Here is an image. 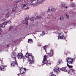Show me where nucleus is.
I'll return each instance as SVG.
<instances>
[{"label":"nucleus","mask_w":76,"mask_h":76,"mask_svg":"<svg viewBox=\"0 0 76 76\" xmlns=\"http://www.w3.org/2000/svg\"><path fill=\"white\" fill-rule=\"evenodd\" d=\"M26 58H28L29 63L30 64H32L34 63V57L29 53H27L25 55Z\"/></svg>","instance_id":"nucleus-1"},{"label":"nucleus","mask_w":76,"mask_h":76,"mask_svg":"<svg viewBox=\"0 0 76 76\" xmlns=\"http://www.w3.org/2000/svg\"><path fill=\"white\" fill-rule=\"evenodd\" d=\"M31 3L29 5H33L34 6H37L38 3H42L44 1L43 0H31Z\"/></svg>","instance_id":"nucleus-2"},{"label":"nucleus","mask_w":76,"mask_h":76,"mask_svg":"<svg viewBox=\"0 0 76 76\" xmlns=\"http://www.w3.org/2000/svg\"><path fill=\"white\" fill-rule=\"evenodd\" d=\"M46 57H47V56L45 55L42 62V65H44V64H46V65H47L48 66L51 65V63H50V62H48L47 61V58H46Z\"/></svg>","instance_id":"nucleus-3"},{"label":"nucleus","mask_w":76,"mask_h":76,"mask_svg":"<svg viewBox=\"0 0 76 76\" xmlns=\"http://www.w3.org/2000/svg\"><path fill=\"white\" fill-rule=\"evenodd\" d=\"M29 19V16L28 15H26L25 18V22L24 21L23 22V23L26 24V25H28V20Z\"/></svg>","instance_id":"nucleus-4"},{"label":"nucleus","mask_w":76,"mask_h":76,"mask_svg":"<svg viewBox=\"0 0 76 76\" xmlns=\"http://www.w3.org/2000/svg\"><path fill=\"white\" fill-rule=\"evenodd\" d=\"M64 39V40H66V37L64 36V34L63 33L59 34L58 36V39Z\"/></svg>","instance_id":"nucleus-5"},{"label":"nucleus","mask_w":76,"mask_h":76,"mask_svg":"<svg viewBox=\"0 0 76 76\" xmlns=\"http://www.w3.org/2000/svg\"><path fill=\"white\" fill-rule=\"evenodd\" d=\"M75 60V58H66V61L67 63L69 64H72Z\"/></svg>","instance_id":"nucleus-6"},{"label":"nucleus","mask_w":76,"mask_h":76,"mask_svg":"<svg viewBox=\"0 0 76 76\" xmlns=\"http://www.w3.org/2000/svg\"><path fill=\"white\" fill-rule=\"evenodd\" d=\"M54 71L57 74H59L60 73V69L58 68V67H56L54 69Z\"/></svg>","instance_id":"nucleus-7"},{"label":"nucleus","mask_w":76,"mask_h":76,"mask_svg":"<svg viewBox=\"0 0 76 76\" xmlns=\"http://www.w3.org/2000/svg\"><path fill=\"white\" fill-rule=\"evenodd\" d=\"M11 56L12 59L15 60V61H16V53H15V52H13L11 54Z\"/></svg>","instance_id":"nucleus-8"},{"label":"nucleus","mask_w":76,"mask_h":76,"mask_svg":"<svg viewBox=\"0 0 76 76\" xmlns=\"http://www.w3.org/2000/svg\"><path fill=\"white\" fill-rule=\"evenodd\" d=\"M75 71L73 69H70L69 70L67 71V72H68L69 74H71V75H74L75 74L74 72Z\"/></svg>","instance_id":"nucleus-9"},{"label":"nucleus","mask_w":76,"mask_h":76,"mask_svg":"<svg viewBox=\"0 0 76 76\" xmlns=\"http://www.w3.org/2000/svg\"><path fill=\"white\" fill-rule=\"evenodd\" d=\"M17 57L18 59H21L23 58V55L22 53H19L17 55Z\"/></svg>","instance_id":"nucleus-10"},{"label":"nucleus","mask_w":76,"mask_h":76,"mask_svg":"<svg viewBox=\"0 0 76 76\" xmlns=\"http://www.w3.org/2000/svg\"><path fill=\"white\" fill-rule=\"evenodd\" d=\"M7 24V22H4V23L0 24V26L1 28H5V25H6Z\"/></svg>","instance_id":"nucleus-11"},{"label":"nucleus","mask_w":76,"mask_h":76,"mask_svg":"<svg viewBox=\"0 0 76 76\" xmlns=\"http://www.w3.org/2000/svg\"><path fill=\"white\" fill-rule=\"evenodd\" d=\"M20 71L21 74H23L26 71V69L25 68H21L20 69Z\"/></svg>","instance_id":"nucleus-12"},{"label":"nucleus","mask_w":76,"mask_h":76,"mask_svg":"<svg viewBox=\"0 0 76 76\" xmlns=\"http://www.w3.org/2000/svg\"><path fill=\"white\" fill-rule=\"evenodd\" d=\"M54 53V51L53 50L51 49L50 50V53H49L48 54V56L49 57H52L53 55V53Z\"/></svg>","instance_id":"nucleus-13"},{"label":"nucleus","mask_w":76,"mask_h":76,"mask_svg":"<svg viewBox=\"0 0 76 76\" xmlns=\"http://www.w3.org/2000/svg\"><path fill=\"white\" fill-rule=\"evenodd\" d=\"M6 66L2 65L0 66V69L2 71H6Z\"/></svg>","instance_id":"nucleus-14"},{"label":"nucleus","mask_w":76,"mask_h":76,"mask_svg":"<svg viewBox=\"0 0 76 76\" xmlns=\"http://www.w3.org/2000/svg\"><path fill=\"white\" fill-rule=\"evenodd\" d=\"M16 64H17V65H18V64H17V63H15V61H12L11 64V66L13 67H15Z\"/></svg>","instance_id":"nucleus-15"},{"label":"nucleus","mask_w":76,"mask_h":76,"mask_svg":"<svg viewBox=\"0 0 76 76\" xmlns=\"http://www.w3.org/2000/svg\"><path fill=\"white\" fill-rule=\"evenodd\" d=\"M28 43H30V44H32L33 43V41L31 39H29L28 41Z\"/></svg>","instance_id":"nucleus-16"},{"label":"nucleus","mask_w":76,"mask_h":76,"mask_svg":"<svg viewBox=\"0 0 76 76\" xmlns=\"http://www.w3.org/2000/svg\"><path fill=\"white\" fill-rule=\"evenodd\" d=\"M60 70H62V71H64V72H67V70L66 69V67L62 68L60 69Z\"/></svg>","instance_id":"nucleus-17"},{"label":"nucleus","mask_w":76,"mask_h":76,"mask_svg":"<svg viewBox=\"0 0 76 76\" xmlns=\"http://www.w3.org/2000/svg\"><path fill=\"white\" fill-rule=\"evenodd\" d=\"M26 6H28V5H27V4H23L21 6L22 8H23V7H26Z\"/></svg>","instance_id":"nucleus-18"},{"label":"nucleus","mask_w":76,"mask_h":76,"mask_svg":"<svg viewBox=\"0 0 76 76\" xmlns=\"http://www.w3.org/2000/svg\"><path fill=\"white\" fill-rule=\"evenodd\" d=\"M25 9H24V10H28L29 9V7H28L26 6V7H24Z\"/></svg>","instance_id":"nucleus-19"},{"label":"nucleus","mask_w":76,"mask_h":76,"mask_svg":"<svg viewBox=\"0 0 76 76\" xmlns=\"http://www.w3.org/2000/svg\"><path fill=\"white\" fill-rule=\"evenodd\" d=\"M63 20V16H61L60 17V20L61 21H62Z\"/></svg>","instance_id":"nucleus-20"},{"label":"nucleus","mask_w":76,"mask_h":76,"mask_svg":"<svg viewBox=\"0 0 76 76\" xmlns=\"http://www.w3.org/2000/svg\"><path fill=\"white\" fill-rule=\"evenodd\" d=\"M67 66L69 67V68H72L73 67V66L72 65L70 66V65H69L68 63L67 64Z\"/></svg>","instance_id":"nucleus-21"},{"label":"nucleus","mask_w":76,"mask_h":76,"mask_svg":"<svg viewBox=\"0 0 76 76\" xmlns=\"http://www.w3.org/2000/svg\"><path fill=\"white\" fill-rule=\"evenodd\" d=\"M45 34V32H42V34H41V36H43V35H44Z\"/></svg>","instance_id":"nucleus-22"},{"label":"nucleus","mask_w":76,"mask_h":76,"mask_svg":"<svg viewBox=\"0 0 76 76\" xmlns=\"http://www.w3.org/2000/svg\"><path fill=\"white\" fill-rule=\"evenodd\" d=\"M62 61L61 59H60L58 60V64H60V63H61Z\"/></svg>","instance_id":"nucleus-23"},{"label":"nucleus","mask_w":76,"mask_h":76,"mask_svg":"<svg viewBox=\"0 0 76 76\" xmlns=\"http://www.w3.org/2000/svg\"><path fill=\"white\" fill-rule=\"evenodd\" d=\"M15 10H16V8H13L12 10V13H13V12H15Z\"/></svg>","instance_id":"nucleus-24"},{"label":"nucleus","mask_w":76,"mask_h":76,"mask_svg":"<svg viewBox=\"0 0 76 76\" xmlns=\"http://www.w3.org/2000/svg\"><path fill=\"white\" fill-rule=\"evenodd\" d=\"M62 6L63 7H65V8H66V9H67V7H65V6H66V4H62Z\"/></svg>","instance_id":"nucleus-25"},{"label":"nucleus","mask_w":76,"mask_h":76,"mask_svg":"<svg viewBox=\"0 0 76 76\" xmlns=\"http://www.w3.org/2000/svg\"><path fill=\"white\" fill-rule=\"evenodd\" d=\"M15 28V26H10V29H13Z\"/></svg>","instance_id":"nucleus-26"},{"label":"nucleus","mask_w":76,"mask_h":76,"mask_svg":"<svg viewBox=\"0 0 76 76\" xmlns=\"http://www.w3.org/2000/svg\"><path fill=\"white\" fill-rule=\"evenodd\" d=\"M6 18H9V13H7L6 14Z\"/></svg>","instance_id":"nucleus-27"},{"label":"nucleus","mask_w":76,"mask_h":76,"mask_svg":"<svg viewBox=\"0 0 76 76\" xmlns=\"http://www.w3.org/2000/svg\"><path fill=\"white\" fill-rule=\"evenodd\" d=\"M51 9L50 8H48L47 13H50V12H51Z\"/></svg>","instance_id":"nucleus-28"},{"label":"nucleus","mask_w":76,"mask_h":76,"mask_svg":"<svg viewBox=\"0 0 76 76\" xmlns=\"http://www.w3.org/2000/svg\"><path fill=\"white\" fill-rule=\"evenodd\" d=\"M36 18L38 19H41V16H37L36 17Z\"/></svg>","instance_id":"nucleus-29"},{"label":"nucleus","mask_w":76,"mask_h":76,"mask_svg":"<svg viewBox=\"0 0 76 76\" xmlns=\"http://www.w3.org/2000/svg\"><path fill=\"white\" fill-rule=\"evenodd\" d=\"M35 19V18H34V17H31V18H30V20H31V21H33Z\"/></svg>","instance_id":"nucleus-30"},{"label":"nucleus","mask_w":76,"mask_h":76,"mask_svg":"<svg viewBox=\"0 0 76 76\" xmlns=\"http://www.w3.org/2000/svg\"><path fill=\"white\" fill-rule=\"evenodd\" d=\"M47 46H44L43 47V48L44 50H45V51L46 52V49H47Z\"/></svg>","instance_id":"nucleus-31"},{"label":"nucleus","mask_w":76,"mask_h":76,"mask_svg":"<svg viewBox=\"0 0 76 76\" xmlns=\"http://www.w3.org/2000/svg\"><path fill=\"white\" fill-rule=\"evenodd\" d=\"M23 1V0H20L19 1V0H18V2H16V3H18V2H21V1Z\"/></svg>","instance_id":"nucleus-32"},{"label":"nucleus","mask_w":76,"mask_h":76,"mask_svg":"<svg viewBox=\"0 0 76 76\" xmlns=\"http://www.w3.org/2000/svg\"><path fill=\"white\" fill-rule=\"evenodd\" d=\"M17 28H20L21 27V26H16Z\"/></svg>","instance_id":"nucleus-33"},{"label":"nucleus","mask_w":76,"mask_h":76,"mask_svg":"<svg viewBox=\"0 0 76 76\" xmlns=\"http://www.w3.org/2000/svg\"><path fill=\"white\" fill-rule=\"evenodd\" d=\"M66 18L67 19H69V15H67V14H66Z\"/></svg>","instance_id":"nucleus-34"},{"label":"nucleus","mask_w":76,"mask_h":76,"mask_svg":"<svg viewBox=\"0 0 76 76\" xmlns=\"http://www.w3.org/2000/svg\"><path fill=\"white\" fill-rule=\"evenodd\" d=\"M17 14V15H19L20 13V11L17 12H16Z\"/></svg>","instance_id":"nucleus-35"},{"label":"nucleus","mask_w":76,"mask_h":76,"mask_svg":"<svg viewBox=\"0 0 76 76\" xmlns=\"http://www.w3.org/2000/svg\"><path fill=\"white\" fill-rule=\"evenodd\" d=\"M11 23L12 22L10 20L8 21L7 22V23Z\"/></svg>","instance_id":"nucleus-36"},{"label":"nucleus","mask_w":76,"mask_h":76,"mask_svg":"<svg viewBox=\"0 0 76 76\" xmlns=\"http://www.w3.org/2000/svg\"><path fill=\"white\" fill-rule=\"evenodd\" d=\"M72 6H73V7H75V6H76V5L75 4H74L73 3H72Z\"/></svg>","instance_id":"nucleus-37"},{"label":"nucleus","mask_w":76,"mask_h":76,"mask_svg":"<svg viewBox=\"0 0 76 76\" xmlns=\"http://www.w3.org/2000/svg\"><path fill=\"white\" fill-rule=\"evenodd\" d=\"M16 7H17V5H15L14 6V8H15V9H16Z\"/></svg>","instance_id":"nucleus-38"},{"label":"nucleus","mask_w":76,"mask_h":76,"mask_svg":"<svg viewBox=\"0 0 76 76\" xmlns=\"http://www.w3.org/2000/svg\"><path fill=\"white\" fill-rule=\"evenodd\" d=\"M1 34H2V32L1 31L0 29V35H1Z\"/></svg>","instance_id":"nucleus-39"},{"label":"nucleus","mask_w":76,"mask_h":76,"mask_svg":"<svg viewBox=\"0 0 76 76\" xmlns=\"http://www.w3.org/2000/svg\"><path fill=\"white\" fill-rule=\"evenodd\" d=\"M26 3H28V0H27L26 1Z\"/></svg>","instance_id":"nucleus-40"},{"label":"nucleus","mask_w":76,"mask_h":76,"mask_svg":"<svg viewBox=\"0 0 76 76\" xmlns=\"http://www.w3.org/2000/svg\"><path fill=\"white\" fill-rule=\"evenodd\" d=\"M17 75H18V76H19V75H20V74H17Z\"/></svg>","instance_id":"nucleus-41"},{"label":"nucleus","mask_w":76,"mask_h":76,"mask_svg":"<svg viewBox=\"0 0 76 76\" xmlns=\"http://www.w3.org/2000/svg\"><path fill=\"white\" fill-rule=\"evenodd\" d=\"M31 34H28L27 35H31Z\"/></svg>","instance_id":"nucleus-42"},{"label":"nucleus","mask_w":76,"mask_h":76,"mask_svg":"<svg viewBox=\"0 0 76 76\" xmlns=\"http://www.w3.org/2000/svg\"><path fill=\"white\" fill-rule=\"evenodd\" d=\"M9 46V45H7V47H8V46Z\"/></svg>","instance_id":"nucleus-43"},{"label":"nucleus","mask_w":76,"mask_h":76,"mask_svg":"<svg viewBox=\"0 0 76 76\" xmlns=\"http://www.w3.org/2000/svg\"><path fill=\"white\" fill-rule=\"evenodd\" d=\"M35 32H39V31H35Z\"/></svg>","instance_id":"nucleus-44"},{"label":"nucleus","mask_w":76,"mask_h":76,"mask_svg":"<svg viewBox=\"0 0 76 76\" xmlns=\"http://www.w3.org/2000/svg\"><path fill=\"white\" fill-rule=\"evenodd\" d=\"M39 45V46H40V45Z\"/></svg>","instance_id":"nucleus-45"},{"label":"nucleus","mask_w":76,"mask_h":76,"mask_svg":"<svg viewBox=\"0 0 76 76\" xmlns=\"http://www.w3.org/2000/svg\"><path fill=\"white\" fill-rule=\"evenodd\" d=\"M1 62H2V61L1 60Z\"/></svg>","instance_id":"nucleus-46"},{"label":"nucleus","mask_w":76,"mask_h":76,"mask_svg":"<svg viewBox=\"0 0 76 76\" xmlns=\"http://www.w3.org/2000/svg\"><path fill=\"white\" fill-rule=\"evenodd\" d=\"M3 20H4V21L5 20V19H4Z\"/></svg>","instance_id":"nucleus-47"},{"label":"nucleus","mask_w":76,"mask_h":76,"mask_svg":"<svg viewBox=\"0 0 76 76\" xmlns=\"http://www.w3.org/2000/svg\"><path fill=\"white\" fill-rule=\"evenodd\" d=\"M66 30H67V29H66Z\"/></svg>","instance_id":"nucleus-48"}]
</instances>
